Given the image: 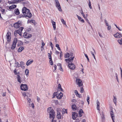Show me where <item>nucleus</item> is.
<instances>
[{
  "label": "nucleus",
  "instance_id": "a18cd8bd",
  "mask_svg": "<svg viewBox=\"0 0 122 122\" xmlns=\"http://www.w3.org/2000/svg\"><path fill=\"white\" fill-rule=\"evenodd\" d=\"M50 45L52 49V50H53V44H52V43L51 42H50Z\"/></svg>",
  "mask_w": 122,
  "mask_h": 122
},
{
  "label": "nucleus",
  "instance_id": "3c124183",
  "mask_svg": "<svg viewBox=\"0 0 122 122\" xmlns=\"http://www.w3.org/2000/svg\"><path fill=\"white\" fill-rule=\"evenodd\" d=\"M105 22L106 24V25L107 26H108L109 25L107 23V22L106 20H105Z\"/></svg>",
  "mask_w": 122,
  "mask_h": 122
},
{
  "label": "nucleus",
  "instance_id": "4468645a",
  "mask_svg": "<svg viewBox=\"0 0 122 122\" xmlns=\"http://www.w3.org/2000/svg\"><path fill=\"white\" fill-rule=\"evenodd\" d=\"M111 111L110 112V114L111 115V118H115V117L114 115V113L113 112L112 109L111 108L110 109Z\"/></svg>",
  "mask_w": 122,
  "mask_h": 122
},
{
  "label": "nucleus",
  "instance_id": "0e129e2a",
  "mask_svg": "<svg viewBox=\"0 0 122 122\" xmlns=\"http://www.w3.org/2000/svg\"><path fill=\"white\" fill-rule=\"evenodd\" d=\"M31 106L32 107V108H34V104L33 103H31Z\"/></svg>",
  "mask_w": 122,
  "mask_h": 122
},
{
  "label": "nucleus",
  "instance_id": "473e14b6",
  "mask_svg": "<svg viewBox=\"0 0 122 122\" xmlns=\"http://www.w3.org/2000/svg\"><path fill=\"white\" fill-rule=\"evenodd\" d=\"M65 113H67V110L65 109H63L62 111V114Z\"/></svg>",
  "mask_w": 122,
  "mask_h": 122
},
{
  "label": "nucleus",
  "instance_id": "338daca9",
  "mask_svg": "<svg viewBox=\"0 0 122 122\" xmlns=\"http://www.w3.org/2000/svg\"><path fill=\"white\" fill-rule=\"evenodd\" d=\"M51 107H49L47 109V111L48 112H49L50 111V110H50L51 108Z\"/></svg>",
  "mask_w": 122,
  "mask_h": 122
},
{
  "label": "nucleus",
  "instance_id": "052dcab7",
  "mask_svg": "<svg viewBox=\"0 0 122 122\" xmlns=\"http://www.w3.org/2000/svg\"><path fill=\"white\" fill-rule=\"evenodd\" d=\"M77 15L79 20L80 21V20L82 19V18L80 16H79Z\"/></svg>",
  "mask_w": 122,
  "mask_h": 122
},
{
  "label": "nucleus",
  "instance_id": "6e6d98bb",
  "mask_svg": "<svg viewBox=\"0 0 122 122\" xmlns=\"http://www.w3.org/2000/svg\"><path fill=\"white\" fill-rule=\"evenodd\" d=\"M15 31H16V32L18 34H19L21 32L18 30H16Z\"/></svg>",
  "mask_w": 122,
  "mask_h": 122
},
{
  "label": "nucleus",
  "instance_id": "58836bf2",
  "mask_svg": "<svg viewBox=\"0 0 122 122\" xmlns=\"http://www.w3.org/2000/svg\"><path fill=\"white\" fill-rule=\"evenodd\" d=\"M29 22L32 23L34 24H35V20H31L29 21Z\"/></svg>",
  "mask_w": 122,
  "mask_h": 122
},
{
  "label": "nucleus",
  "instance_id": "a19ab883",
  "mask_svg": "<svg viewBox=\"0 0 122 122\" xmlns=\"http://www.w3.org/2000/svg\"><path fill=\"white\" fill-rule=\"evenodd\" d=\"M27 100L28 101L27 102L29 103H30L31 102V100L30 98H27Z\"/></svg>",
  "mask_w": 122,
  "mask_h": 122
},
{
  "label": "nucleus",
  "instance_id": "b1692460",
  "mask_svg": "<svg viewBox=\"0 0 122 122\" xmlns=\"http://www.w3.org/2000/svg\"><path fill=\"white\" fill-rule=\"evenodd\" d=\"M76 106L75 104H73L72 106V108L73 110H76Z\"/></svg>",
  "mask_w": 122,
  "mask_h": 122
},
{
  "label": "nucleus",
  "instance_id": "5fc2aeb1",
  "mask_svg": "<svg viewBox=\"0 0 122 122\" xmlns=\"http://www.w3.org/2000/svg\"><path fill=\"white\" fill-rule=\"evenodd\" d=\"M65 58H68L69 57V55L67 54V53H66V54L65 55Z\"/></svg>",
  "mask_w": 122,
  "mask_h": 122
},
{
  "label": "nucleus",
  "instance_id": "2f4dec72",
  "mask_svg": "<svg viewBox=\"0 0 122 122\" xmlns=\"http://www.w3.org/2000/svg\"><path fill=\"white\" fill-rule=\"evenodd\" d=\"M89 2L88 5L90 9H92V7L91 6V2L90 0H89Z\"/></svg>",
  "mask_w": 122,
  "mask_h": 122
},
{
  "label": "nucleus",
  "instance_id": "f704fd0d",
  "mask_svg": "<svg viewBox=\"0 0 122 122\" xmlns=\"http://www.w3.org/2000/svg\"><path fill=\"white\" fill-rule=\"evenodd\" d=\"M15 64L16 65V67H19L20 66V65L19 64V63L17 62L15 63Z\"/></svg>",
  "mask_w": 122,
  "mask_h": 122
},
{
  "label": "nucleus",
  "instance_id": "aec40b11",
  "mask_svg": "<svg viewBox=\"0 0 122 122\" xmlns=\"http://www.w3.org/2000/svg\"><path fill=\"white\" fill-rule=\"evenodd\" d=\"M51 22L52 23L54 29L55 30L56 29V22H54L53 20H51Z\"/></svg>",
  "mask_w": 122,
  "mask_h": 122
},
{
  "label": "nucleus",
  "instance_id": "e2e57ef3",
  "mask_svg": "<svg viewBox=\"0 0 122 122\" xmlns=\"http://www.w3.org/2000/svg\"><path fill=\"white\" fill-rule=\"evenodd\" d=\"M14 33L15 36L16 37L17 36V35L18 33L16 32L15 31L14 32Z\"/></svg>",
  "mask_w": 122,
  "mask_h": 122
},
{
  "label": "nucleus",
  "instance_id": "4be33fe9",
  "mask_svg": "<svg viewBox=\"0 0 122 122\" xmlns=\"http://www.w3.org/2000/svg\"><path fill=\"white\" fill-rule=\"evenodd\" d=\"M20 66H21L22 68H24L25 66H24V63L22 61H21L20 62Z\"/></svg>",
  "mask_w": 122,
  "mask_h": 122
},
{
  "label": "nucleus",
  "instance_id": "f257e3e1",
  "mask_svg": "<svg viewBox=\"0 0 122 122\" xmlns=\"http://www.w3.org/2000/svg\"><path fill=\"white\" fill-rule=\"evenodd\" d=\"M22 12L23 15H19V18L22 17H28L29 18H30L32 16V14L30 12V10L27 9L25 7H24L22 9Z\"/></svg>",
  "mask_w": 122,
  "mask_h": 122
},
{
  "label": "nucleus",
  "instance_id": "4c0bfd02",
  "mask_svg": "<svg viewBox=\"0 0 122 122\" xmlns=\"http://www.w3.org/2000/svg\"><path fill=\"white\" fill-rule=\"evenodd\" d=\"M89 99H90L89 97V96L88 95L87 101V102L88 103V104H89V101H90Z\"/></svg>",
  "mask_w": 122,
  "mask_h": 122
},
{
  "label": "nucleus",
  "instance_id": "c756f323",
  "mask_svg": "<svg viewBox=\"0 0 122 122\" xmlns=\"http://www.w3.org/2000/svg\"><path fill=\"white\" fill-rule=\"evenodd\" d=\"M73 53L72 52H70V53H69L68 52H67V54L69 55V56H71V57H73L72 56L73 55Z\"/></svg>",
  "mask_w": 122,
  "mask_h": 122
},
{
  "label": "nucleus",
  "instance_id": "20e7f679",
  "mask_svg": "<svg viewBox=\"0 0 122 122\" xmlns=\"http://www.w3.org/2000/svg\"><path fill=\"white\" fill-rule=\"evenodd\" d=\"M17 42V38H15L14 39V40L11 46V49L13 50L14 49L15 46Z\"/></svg>",
  "mask_w": 122,
  "mask_h": 122
},
{
  "label": "nucleus",
  "instance_id": "0eeeda50",
  "mask_svg": "<svg viewBox=\"0 0 122 122\" xmlns=\"http://www.w3.org/2000/svg\"><path fill=\"white\" fill-rule=\"evenodd\" d=\"M76 82L79 86H81L83 85L82 80L79 79H76Z\"/></svg>",
  "mask_w": 122,
  "mask_h": 122
},
{
  "label": "nucleus",
  "instance_id": "680f3d73",
  "mask_svg": "<svg viewBox=\"0 0 122 122\" xmlns=\"http://www.w3.org/2000/svg\"><path fill=\"white\" fill-rule=\"evenodd\" d=\"M84 91V89L83 87H81V93H83Z\"/></svg>",
  "mask_w": 122,
  "mask_h": 122
},
{
  "label": "nucleus",
  "instance_id": "1a4fd4ad",
  "mask_svg": "<svg viewBox=\"0 0 122 122\" xmlns=\"http://www.w3.org/2000/svg\"><path fill=\"white\" fill-rule=\"evenodd\" d=\"M32 35L31 34H28L27 33L25 32L24 33L23 36L25 38H29L31 37Z\"/></svg>",
  "mask_w": 122,
  "mask_h": 122
},
{
  "label": "nucleus",
  "instance_id": "6e6552de",
  "mask_svg": "<svg viewBox=\"0 0 122 122\" xmlns=\"http://www.w3.org/2000/svg\"><path fill=\"white\" fill-rule=\"evenodd\" d=\"M6 36H7V40L8 42L10 41L11 39V33L8 31L7 33Z\"/></svg>",
  "mask_w": 122,
  "mask_h": 122
},
{
  "label": "nucleus",
  "instance_id": "864d4df0",
  "mask_svg": "<svg viewBox=\"0 0 122 122\" xmlns=\"http://www.w3.org/2000/svg\"><path fill=\"white\" fill-rule=\"evenodd\" d=\"M102 116H101V118L102 119H104L105 118V117L104 116V114H103V112H102Z\"/></svg>",
  "mask_w": 122,
  "mask_h": 122
},
{
  "label": "nucleus",
  "instance_id": "412c9836",
  "mask_svg": "<svg viewBox=\"0 0 122 122\" xmlns=\"http://www.w3.org/2000/svg\"><path fill=\"white\" fill-rule=\"evenodd\" d=\"M23 43L21 41H18V46H21L23 45Z\"/></svg>",
  "mask_w": 122,
  "mask_h": 122
},
{
  "label": "nucleus",
  "instance_id": "393cba45",
  "mask_svg": "<svg viewBox=\"0 0 122 122\" xmlns=\"http://www.w3.org/2000/svg\"><path fill=\"white\" fill-rule=\"evenodd\" d=\"M58 89L59 90H60V91H63V89L61 87V85L60 84H59L58 85Z\"/></svg>",
  "mask_w": 122,
  "mask_h": 122
},
{
  "label": "nucleus",
  "instance_id": "e433bc0d",
  "mask_svg": "<svg viewBox=\"0 0 122 122\" xmlns=\"http://www.w3.org/2000/svg\"><path fill=\"white\" fill-rule=\"evenodd\" d=\"M23 27H21L18 30L19 31H20L21 32L23 30Z\"/></svg>",
  "mask_w": 122,
  "mask_h": 122
},
{
  "label": "nucleus",
  "instance_id": "49530a36",
  "mask_svg": "<svg viewBox=\"0 0 122 122\" xmlns=\"http://www.w3.org/2000/svg\"><path fill=\"white\" fill-rule=\"evenodd\" d=\"M85 56H86V58L87 59V60L88 61V62H89V58H88V56L86 54H85Z\"/></svg>",
  "mask_w": 122,
  "mask_h": 122
},
{
  "label": "nucleus",
  "instance_id": "2eb2a0df",
  "mask_svg": "<svg viewBox=\"0 0 122 122\" xmlns=\"http://www.w3.org/2000/svg\"><path fill=\"white\" fill-rule=\"evenodd\" d=\"M17 73V81L20 83H21L22 81L21 80V77L18 74H19V72H18Z\"/></svg>",
  "mask_w": 122,
  "mask_h": 122
},
{
  "label": "nucleus",
  "instance_id": "ea45409f",
  "mask_svg": "<svg viewBox=\"0 0 122 122\" xmlns=\"http://www.w3.org/2000/svg\"><path fill=\"white\" fill-rule=\"evenodd\" d=\"M26 94H27L26 92H24L22 93V95L24 97H25L26 96L27 97H28V95H26Z\"/></svg>",
  "mask_w": 122,
  "mask_h": 122
},
{
  "label": "nucleus",
  "instance_id": "39448f33",
  "mask_svg": "<svg viewBox=\"0 0 122 122\" xmlns=\"http://www.w3.org/2000/svg\"><path fill=\"white\" fill-rule=\"evenodd\" d=\"M20 89L21 90L25 91L28 90V88L26 84H21L20 86Z\"/></svg>",
  "mask_w": 122,
  "mask_h": 122
},
{
  "label": "nucleus",
  "instance_id": "a878e982",
  "mask_svg": "<svg viewBox=\"0 0 122 122\" xmlns=\"http://www.w3.org/2000/svg\"><path fill=\"white\" fill-rule=\"evenodd\" d=\"M114 99H113V102H114L116 106V102H117V98L116 97L113 96Z\"/></svg>",
  "mask_w": 122,
  "mask_h": 122
},
{
  "label": "nucleus",
  "instance_id": "79ce46f5",
  "mask_svg": "<svg viewBox=\"0 0 122 122\" xmlns=\"http://www.w3.org/2000/svg\"><path fill=\"white\" fill-rule=\"evenodd\" d=\"M17 4L16 2L14 0H12V2L10 3V4Z\"/></svg>",
  "mask_w": 122,
  "mask_h": 122
},
{
  "label": "nucleus",
  "instance_id": "dca6fc26",
  "mask_svg": "<svg viewBox=\"0 0 122 122\" xmlns=\"http://www.w3.org/2000/svg\"><path fill=\"white\" fill-rule=\"evenodd\" d=\"M83 113V112L82 109H81L79 111V114L80 117H81L83 115L82 113Z\"/></svg>",
  "mask_w": 122,
  "mask_h": 122
},
{
  "label": "nucleus",
  "instance_id": "7ed1b4c3",
  "mask_svg": "<svg viewBox=\"0 0 122 122\" xmlns=\"http://www.w3.org/2000/svg\"><path fill=\"white\" fill-rule=\"evenodd\" d=\"M56 5L57 8H58L59 11H62V10L61 9L58 0H55Z\"/></svg>",
  "mask_w": 122,
  "mask_h": 122
},
{
  "label": "nucleus",
  "instance_id": "72a5a7b5",
  "mask_svg": "<svg viewBox=\"0 0 122 122\" xmlns=\"http://www.w3.org/2000/svg\"><path fill=\"white\" fill-rule=\"evenodd\" d=\"M61 21L63 24L65 25H66V21L63 19H61Z\"/></svg>",
  "mask_w": 122,
  "mask_h": 122
},
{
  "label": "nucleus",
  "instance_id": "37998d69",
  "mask_svg": "<svg viewBox=\"0 0 122 122\" xmlns=\"http://www.w3.org/2000/svg\"><path fill=\"white\" fill-rule=\"evenodd\" d=\"M61 117V115H57V117L58 119H60Z\"/></svg>",
  "mask_w": 122,
  "mask_h": 122
},
{
  "label": "nucleus",
  "instance_id": "f8f14e48",
  "mask_svg": "<svg viewBox=\"0 0 122 122\" xmlns=\"http://www.w3.org/2000/svg\"><path fill=\"white\" fill-rule=\"evenodd\" d=\"M19 22L18 21L16 23H15L14 25V27L16 28H17L19 27L20 25V24Z\"/></svg>",
  "mask_w": 122,
  "mask_h": 122
},
{
  "label": "nucleus",
  "instance_id": "c9c22d12",
  "mask_svg": "<svg viewBox=\"0 0 122 122\" xmlns=\"http://www.w3.org/2000/svg\"><path fill=\"white\" fill-rule=\"evenodd\" d=\"M56 47L60 51H61V49L59 47V44H56Z\"/></svg>",
  "mask_w": 122,
  "mask_h": 122
},
{
  "label": "nucleus",
  "instance_id": "9b49d317",
  "mask_svg": "<svg viewBox=\"0 0 122 122\" xmlns=\"http://www.w3.org/2000/svg\"><path fill=\"white\" fill-rule=\"evenodd\" d=\"M114 36L115 38H119L122 37V35L121 34H120L117 32L116 34L113 35Z\"/></svg>",
  "mask_w": 122,
  "mask_h": 122
},
{
  "label": "nucleus",
  "instance_id": "c03bdc74",
  "mask_svg": "<svg viewBox=\"0 0 122 122\" xmlns=\"http://www.w3.org/2000/svg\"><path fill=\"white\" fill-rule=\"evenodd\" d=\"M56 97L58 99H61L62 98V96H59V95H57L56 96Z\"/></svg>",
  "mask_w": 122,
  "mask_h": 122
},
{
  "label": "nucleus",
  "instance_id": "a211bd4d",
  "mask_svg": "<svg viewBox=\"0 0 122 122\" xmlns=\"http://www.w3.org/2000/svg\"><path fill=\"white\" fill-rule=\"evenodd\" d=\"M15 14L16 15H18L20 14V12L19 10L18 9H16L15 10Z\"/></svg>",
  "mask_w": 122,
  "mask_h": 122
},
{
  "label": "nucleus",
  "instance_id": "4d7b16f0",
  "mask_svg": "<svg viewBox=\"0 0 122 122\" xmlns=\"http://www.w3.org/2000/svg\"><path fill=\"white\" fill-rule=\"evenodd\" d=\"M14 72L15 75L17 74V70L16 69H15L14 71Z\"/></svg>",
  "mask_w": 122,
  "mask_h": 122
},
{
  "label": "nucleus",
  "instance_id": "09e8293b",
  "mask_svg": "<svg viewBox=\"0 0 122 122\" xmlns=\"http://www.w3.org/2000/svg\"><path fill=\"white\" fill-rule=\"evenodd\" d=\"M62 51H61L60 53V59L61 60H62V59L61 58V57L62 56Z\"/></svg>",
  "mask_w": 122,
  "mask_h": 122
},
{
  "label": "nucleus",
  "instance_id": "13d9d810",
  "mask_svg": "<svg viewBox=\"0 0 122 122\" xmlns=\"http://www.w3.org/2000/svg\"><path fill=\"white\" fill-rule=\"evenodd\" d=\"M75 93L76 95L77 96V95H79V93H78V92L77 90H75Z\"/></svg>",
  "mask_w": 122,
  "mask_h": 122
},
{
  "label": "nucleus",
  "instance_id": "423d86ee",
  "mask_svg": "<svg viewBox=\"0 0 122 122\" xmlns=\"http://www.w3.org/2000/svg\"><path fill=\"white\" fill-rule=\"evenodd\" d=\"M49 112L50 113V118H52V120H53L55 118V112L54 110L53 109H51Z\"/></svg>",
  "mask_w": 122,
  "mask_h": 122
},
{
  "label": "nucleus",
  "instance_id": "603ef678",
  "mask_svg": "<svg viewBox=\"0 0 122 122\" xmlns=\"http://www.w3.org/2000/svg\"><path fill=\"white\" fill-rule=\"evenodd\" d=\"M54 102L55 103V104L56 105H57L58 104V101L57 100H55L54 101Z\"/></svg>",
  "mask_w": 122,
  "mask_h": 122
},
{
  "label": "nucleus",
  "instance_id": "f03ea898",
  "mask_svg": "<svg viewBox=\"0 0 122 122\" xmlns=\"http://www.w3.org/2000/svg\"><path fill=\"white\" fill-rule=\"evenodd\" d=\"M74 58V56H73L65 60V61L68 63V67L71 70H73L75 69V66L73 63H71L70 64L69 62H72Z\"/></svg>",
  "mask_w": 122,
  "mask_h": 122
},
{
  "label": "nucleus",
  "instance_id": "6ab92c4d",
  "mask_svg": "<svg viewBox=\"0 0 122 122\" xmlns=\"http://www.w3.org/2000/svg\"><path fill=\"white\" fill-rule=\"evenodd\" d=\"M24 48L23 47L20 46L18 49V51L19 52H21V51L24 49Z\"/></svg>",
  "mask_w": 122,
  "mask_h": 122
},
{
  "label": "nucleus",
  "instance_id": "f3484780",
  "mask_svg": "<svg viewBox=\"0 0 122 122\" xmlns=\"http://www.w3.org/2000/svg\"><path fill=\"white\" fill-rule=\"evenodd\" d=\"M16 7V5H12L11 6L9 7V8L10 10H12L13 9L15 8Z\"/></svg>",
  "mask_w": 122,
  "mask_h": 122
},
{
  "label": "nucleus",
  "instance_id": "774afa93",
  "mask_svg": "<svg viewBox=\"0 0 122 122\" xmlns=\"http://www.w3.org/2000/svg\"><path fill=\"white\" fill-rule=\"evenodd\" d=\"M76 120V122H79L80 121V120L79 118H77Z\"/></svg>",
  "mask_w": 122,
  "mask_h": 122
},
{
  "label": "nucleus",
  "instance_id": "69168bd1",
  "mask_svg": "<svg viewBox=\"0 0 122 122\" xmlns=\"http://www.w3.org/2000/svg\"><path fill=\"white\" fill-rule=\"evenodd\" d=\"M37 100L38 101V102H39V101L40 100V98L38 97H37Z\"/></svg>",
  "mask_w": 122,
  "mask_h": 122
},
{
  "label": "nucleus",
  "instance_id": "ddd939ff",
  "mask_svg": "<svg viewBox=\"0 0 122 122\" xmlns=\"http://www.w3.org/2000/svg\"><path fill=\"white\" fill-rule=\"evenodd\" d=\"M78 114L75 112H73L72 114V118L73 120H75Z\"/></svg>",
  "mask_w": 122,
  "mask_h": 122
},
{
  "label": "nucleus",
  "instance_id": "cd10ccee",
  "mask_svg": "<svg viewBox=\"0 0 122 122\" xmlns=\"http://www.w3.org/2000/svg\"><path fill=\"white\" fill-rule=\"evenodd\" d=\"M58 92H59L58 91H57V92H54L53 93V97H52L53 98H54L55 97V96H56L57 95V93L58 94Z\"/></svg>",
  "mask_w": 122,
  "mask_h": 122
},
{
  "label": "nucleus",
  "instance_id": "9d476101",
  "mask_svg": "<svg viewBox=\"0 0 122 122\" xmlns=\"http://www.w3.org/2000/svg\"><path fill=\"white\" fill-rule=\"evenodd\" d=\"M48 56L49 59V63L51 65H52L53 64V63L52 60V57L50 53H48Z\"/></svg>",
  "mask_w": 122,
  "mask_h": 122
},
{
  "label": "nucleus",
  "instance_id": "5701e85b",
  "mask_svg": "<svg viewBox=\"0 0 122 122\" xmlns=\"http://www.w3.org/2000/svg\"><path fill=\"white\" fill-rule=\"evenodd\" d=\"M33 61L32 60V61H30L29 60H28V61H27V62L26 63V64L27 66H28L30 65V64H31L32 62Z\"/></svg>",
  "mask_w": 122,
  "mask_h": 122
},
{
  "label": "nucleus",
  "instance_id": "de8ad7c7",
  "mask_svg": "<svg viewBox=\"0 0 122 122\" xmlns=\"http://www.w3.org/2000/svg\"><path fill=\"white\" fill-rule=\"evenodd\" d=\"M97 109L99 111V112L100 111V105H97Z\"/></svg>",
  "mask_w": 122,
  "mask_h": 122
},
{
  "label": "nucleus",
  "instance_id": "7c9ffc66",
  "mask_svg": "<svg viewBox=\"0 0 122 122\" xmlns=\"http://www.w3.org/2000/svg\"><path fill=\"white\" fill-rule=\"evenodd\" d=\"M118 42L120 44L122 45V38H121L120 40H118Z\"/></svg>",
  "mask_w": 122,
  "mask_h": 122
},
{
  "label": "nucleus",
  "instance_id": "bb28decb",
  "mask_svg": "<svg viewBox=\"0 0 122 122\" xmlns=\"http://www.w3.org/2000/svg\"><path fill=\"white\" fill-rule=\"evenodd\" d=\"M29 73V72L28 69H26L25 71V73L27 76H28Z\"/></svg>",
  "mask_w": 122,
  "mask_h": 122
},
{
  "label": "nucleus",
  "instance_id": "bf43d9fd",
  "mask_svg": "<svg viewBox=\"0 0 122 122\" xmlns=\"http://www.w3.org/2000/svg\"><path fill=\"white\" fill-rule=\"evenodd\" d=\"M107 26V30H109L111 29V26L110 25L109 26V25L108 26Z\"/></svg>",
  "mask_w": 122,
  "mask_h": 122
},
{
  "label": "nucleus",
  "instance_id": "c85d7f7f",
  "mask_svg": "<svg viewBox=\"0 0 122 122\" xmlns=\"http://www.w3.org/2000/svg\"><path fill=\"white\" fill-rule=\"evenodd\" d=\"M41 44H42V46L41 47V51H42V50H43L44 49L43 47L45 46V44H44V42L43 41H42V42Z\"/></svg>",
  "mask_w": 122,
  "mask_h": 122
},
{
  "label": "nucleus",
  "instance_id": "8fccbe9b",
  "mask_svg": "<svg viewBox=\"0 0 122 122\" xmlns=\"http://www.w3.org/2000/svg\"><path fill=\"white\" fill-rule=\"evenodd\" d=\"M58 94L57 93V94H59L58 95H59V96H61L62 97L63 95V94L61 92H60L59 93L58 92Z\"/></svg>",
  "mask_w": 122,
  "mask_h": 122
}]
</instances>
